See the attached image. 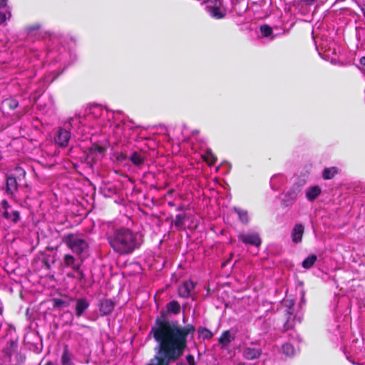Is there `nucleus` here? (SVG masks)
I'll list each match as a JSON object with an SVG mask.
<instances>
[{
    "mask_svg": "<svg viewBox=\"0 0 365 365\" xmlns=\"http://www.w3.org/2000/svg\"><path fill=\"white\" fill-rule=\"evenodd\" d=\"M180 305L173 300L161 310V365H169L176 361L183 353L187 336L194 330L191 326L180 328L176 322H168L170 314H178Z\"/></svg>",
    "mask_w": 365,
    "mask_h": 365,
    "instance_id": "f257e3e1",
    "label": "nucleus"
},
{
    "mask_svg": "<svg viewBox=\"0 0 365 365\" xmlns=\"http://www.w3.org/2000/svg\"><path fill=\"white\" fill-rule=\"evenodd\" d=\"M108 241L113 250L120 255L132 253L142 242L140 235L128 228L115 230L108 235Z\"/></svg>",
    "mask_w": 365,
    "mask_h": 365,
    "instance_id": "f03ea898",
    "label": "nucleus"
},
{
    "mask_svg": "<svg viewBox=\"0 0 365 365\" xmlns=\"http://www.w3.org/2000/svg\"><path fill=\"white\" fill-rule=\"evenodd\" d=\"M81 123L80 116L75 115L70 118L68 121L63 123L62 127H58L55 131L53 136L54 143L61 148L67 147L71 137L70 130L78 129Z\"/></svg>",
    "mask_w": 365,
    "mask_h": 365,
    "instance_id": "7ed1b4c3",
    "label": "nucleus"
},
{
    "mask_svg": "<svg viewBox=\"0 0 365 365\" xmlns=\"http://www.w3.org/2000/svg\"><path fill=\"white\" fill-rule=\"evenodd\" d=\"M65 245L79 258L88 248V242L80 234H68L63 239Z\"/></svg>",
    "mask_w": 365,
    "mask_h": 365,
    "instance_id": "20e7f679",
    "label": "nucleus"
},
{
    "mask_svg": "<svg viewBox=\"0 0 365 365\" xmlns=\"http://www.w3.org/2000/svg\"><path fill=\"white\" fill-rule=\"evenodd\" d=\"M63 265L71 269L73 271L76 272L79 275V280H81L84 277V274L82 269H81V264L83 263V259L80 257L78 258L74 257V256L70 254H66L63 257Z\"/></svg>",
    "mask_w": 365,
    "mask_h": 365,
    "instance_id": "39448f33",
    "label": "nucleus"
},
{
    "mask_svg": "<svg viewBox=\"0 0 365 365\" xmlns=\"http://www.w3.org/2000/svg\"><path fill=\"white\" fill-rule=\"evenodd\" d=\"M205 1L207 4V12L212 17L220 19L226 16V10L223 7L221 0H205Z\"/></svg>",
    "mask_w": 365,
    "mask_h": 365,
    "instance_id": "423d86ee",
    "label": "nucleus"
},
{
    "mask_svg": "<svg viewBox=\"0 0 365 365\" xmlns=\"http://www.w3.org/2000/svg\"><path fill=\"white\" fill-rule=\"evenodd\" d=\"M0 212L4 218L14 224L20 220L19 212L14 210L6 200H3L0 202Z\"/></svg>",
    "mask_w": 365,
    "mask_h": 365,
    "instance_id": "0eeeda50",
    "label": "nucleus"
},
{
    "mask_svg": "<svg viewBox=\"0 0 365 365\" xmlns=\"http://www.w3.org/2000/svg\"><path fill=\"white\" fill-rule=\"evenodd\" d=\"M152 333L155 341L158 342L155 348L156 354L146 365H160V319H156V325L152 329Z\"/></svg>",
    "mask_w": 365,
    "mask_h": 365,
    "instance_id": "6e6552de",
    "label": "nucleus"
},
{
    "mask_svg": "<svg viewBox=\"0 0 365 365\" xmlns=\"http://www.w3.org/2000/svg\"><path fill=\"white\" fill-rule=\"evenodd\" d=\"M238 239L246 245H252L256 247H259L262 242L258 233L254 232L240 233Z\"/></svg>",
    "mask_w": 365,
    "mask_h": 365,
    "instance_id": "1a4fd4ad",
    "label": "nucleus"
},
{
    "mask_svg": "<svg viewBox=\"0 0 365 365\" xmlns=\"http://www.w3.org/2000/svg\"><path fill=\"white\" fill-rule=\"evenodd\" d=\"M299 191V187H293L285 192L282 200V205L285 207L292 205L297 200Z\"/></svg>",
    "mask_w": 365,
    "mask_h": 365,
    "instance_id": "9d476101",
    "label": "nucleus"
},
{
    "mask_svg": "<svg viewBox=\"0 0 365 365\" xmlns=\"http://www.w3.org/2000/svg\"><path fill=\"white\" fill-rule=\"evenodd\" d=\"M262 354L259 348L245 346L242 349V356L247 360H255L259 359Z\"/></svg>",
    "mask_w": 365,
    "mask_h": 365,
    "instance_id": "9b49d317",
    "label": "nucleus"
},
{
    "mask_svg": "<svg viewBox=\"0 0 365 365\" xmlns=\"http://www.w3.org/2000/svg\"><path fill=\"white\" fill-rule=\"evenodd\" d=\"M194 288L195 284L193 282L185 281L179 287L178 294L181 297L187 298Z\"/></svg>",
    "mask_w": 365,
    "mask_h": 365,
    "instance_id": "f8f14e48",
    "label": "nucleus"
},
{
    "mask_svg": "<svg viewBox=\"0 0 365 365\" xmlns=\"http://www.w3.org/2000/svg\"><path fill=\"white\" fill-rule=\"evenodd\" d=\"M304 232V227L302 224H296L293 227L291 236L294 243H299L302 240V237Z\"/></svg>",
    "mask_w": 365,
    "mask_h": 365,
    "instance_id": "ddd939ff",
    "label": "nucleus"
},
{
    "mask_svg": "<svg viewBox=\"0 0 365 365\" xmlns=\"http://www.w3.org/2000/svg\"><path fill=\"white\" fill-rule=\"evenodd\" d=\"M114 307L115 304L111 299H105L101 302L99 311L101 315H108L113 312Z\"/></svg>",
    "mask_w": 365,
    "mask_h": 365,
    "instance_id": "4468645a",
    "label": "nucleus"
},
{
    "mask_svg": "<svg viewBox=\"0 0 365 365\" xmlns=\"http://www.w3.org/2000/svg\"><path fill=\"white\" fill-rule=\"evenodd\" d=\"M88 301L85 298H80L76 300V315L81 317L89 307Z\"/></svg>",
    "mask_w": 365,
    "mask_h": 365,
    "instance_id": "2eb2a0df",
    "label": "nucleus"
},
{
    "mask_svg": "<svg viewBox=\"0 0 365 365\" xmlns=\"http://www.w3.org/2000/svg\"><path fill=\"white\" fill-rule=\"evenodd\" d=\"M321 193V189L319 186L309 187L306 191V197L308 200H314Z\"/></svg>",
    "mask_w": 365,
    "mask_h": 365,
    "instance_id": "dca6fc26",
    "label": "nucleus"
},
{
    "mask_svg": "<svg viewBox=\"0 0 365 365\" xmlns=\"http://www.w3.org/2000/svg\"><path fill=\"white\" fill-rule=\"evenodd\" d=\"M234 339V336L231 335L230 331H225L219 338V343L222 345V348H225Z\"/></svg>",
    "mask_w": 365,
    "mask_h": 365,
    "instance_id": "f3484780",
    "label": "nucleus"
},
{
    "mask_svg": "<svg viewBox=\"0 0 365 365\" xmlns=\"http://www.w3.org/2000/svg\"><path fill=\"white\" fill-rule=\"evenodd\" d=\"M73 354L70 352L68 347L66 346L63 351L61 362L62 365H73Z\"/></svg>",
    "mask_w": 365,
    "mask_h": 365,
    "instance_id": "a211bd4d",
    "label": "nucleus"
},
{
    "mask_svg": "<svg viewBox=\"0 0 365 365\" xmlns=\"http://www.w3.org/2000/svg\"><path fill=\"white\" fill-rule=\"evenodd\" d=\"M17 190V182L14 177H8L6 179V192L13 195Z\"/></svg>",
    "mask_w": 365,
    "mask_h": 365,
    "instance_id": "6ab92c4d",
    "label": "nucleus"
},
{
    "mask_svg": "<svg viewBox=\"0 0 365 365\" xmlns=\"http://www.w3.org/2000/svg\"><path fill=\"white\" fill-rule=\"evenodd\" d=\"M106 152V148L98 145H93L91 149V154L95 155L96 158H101Z\"/></svg>",
    "mask_w": 365,
    "mask_h": 365,
    "instance_id": "aec40b11",
    "label": "nucleus"
},
{
    "mask_svg": "<svg viewBox=\"0 0 365 365\" xmlns=\"http://www.w3.org/2000/svg\"><path fill=\"white\" fill-rule=\"evenodd\" d=\"M11 16V12L6 6V4L5 6H0V24L9 19Z\"/></svg>",
    "mask_w": 365,
    "mask_h": 365,
    "instance_id": "412c9836",
    "label": "nucleus"
},
{
    "mask_svg": "<svg viewBox=\"0 0 365 365\" xmlns=\"http://www.w3.org/2000/svg\"><path fill=\"white\" fill-rule=\"evenodd\" d=\"M317 256L315 255H311L308 256L303 262L302 267L305 269L311 268L317 261Z\"/></svg>",
    "mask_w": 365,
    "mask_h": 365,
    "instance_id": "4be33fe9",
    "label": "nucleus"
},
{
    "mask_svg": "<svg viewBox=\"0 0 365 365\" xmlns=\"http://www.w3.org/2000/svg\"><path fill=\"white\" fill-rule=\"evenodd\" d=\"M336 173L337 168L335 167H331L324 169V170L323 171L322 176L324 179L329 180L333 178L334 176L336 174Z\"/></svg>",
    "mask_w": 365,
    "mask_h": 365,
    "instance_id": "5701e85b",
    "label": "nucleus"
},
{
    "mask_svg": "<svg viewBox=\"0 0 365 365\" xmlns=\"http://www.w3.org/2000/svg\"><path fill=\"white\" fill-rule=\"evenodd\" d=\"M235 211L237 213L239 219L242 223L247 224L249 222L248 213L246 210L235 207Z\"/></svg>",
    "mask_w": 365,
    "mask_h": 365,
    "instance_id": "b1692460",
    "label": "nucleus"
},
{
    "mask_svg": "<svg viewBox=\"0 0 365 365\" xmlns=\"http://www.w3.org/2000/svg\"><path fill=\"white\" fill-rule=\"evenodd\" d=\"M282 352L286 356H292L295 353V349L293 346V345L290 343H286L282 345Z\"/></svg>",
    "mask_w": 365,
    "mask_h": 365,
    "instance_id": "393cba45",
    "label": "nucleus"
},
{
    "mask_svg": "<svg viewBox=\"0 0 365 365\" xmlns=\"http://www.w3.org/2000/svg\"><path fill=\"white\" fill-rule=\"evenodd\" d=\"M130 160L134 165L138 166L143 164L144 161V158L142 156V155L137 152H135L132 154V155L130 158Z\"/></svg>",
    "mask_w": 365,
    "mask_h": 365,
    "instance_id": "a878e982",
    "label": "nucleus"
},
{
    "mask_svg": "<svg viewBox=\"0 0 365 365\" xmlns=\"http://www.w3.org/2000/svg\"><path fill=\"white\" fill-rule=\"evenodd\" d=\"M4 107H7L10 110H14L19 106V102L14 98H8L3 101Z\"/></svg>",
    "mask_w": 365,
    "mask_h": 365,
    "instance_id": "bb28decb",
    "label": "nucleus"
},
{
    "mask_svg": "<svg viewBox=\"0 0 365 365\" xmlns=\"http://www.w3.org/2000/svg\"><path fill=\"white\" fill-rule=\"evenodd\" d=\"M200 337L203 339H210L213 336V334L205 327H200L198 329Z\"/></svg>",
    "mask_w": 365,
    "mask_h": 365,
    "instance_id": "cd10ccee",
    "label": "nucleus"
},
{
    "mask_svg": "<svg viewBox=\"0 0 365 365\" xmlns=\"http://www.w3.org/2000/svg\"><path fill=\"white\" fill-rule=\"evenodd\" d=\"M185 219V217L184 214L177 215L175 217V219L174 220L175 226L178 229L183 228Z\"/></svg>",
    "mask_w": 365,
    "mask_h": 365,
    "instance_id": "c85d7f7f",
    "label": "nucleus"
},
{
    "mask_svg": "<svg viewBox=\"0 0 365 365\" xmlns=\"http://www.w3.org/2000/svg\"><path fill=\"white\" fill-rule=\"evenodd\" d=\"M205 160L210 165H214L217 160L216 157L210 150H207L204 155Z\"/></svg>",
    "mask_w": 365,
    "mask_h": 365,
    "instance_id": "c756f323",
    "label": "nucleus"
},
{
    "mask_svg": "<svg viewBox=\"0 0 365 365\" xmlns=\"http://www.w3.org/2000/svg\"><path fill=\"white\" fill-rule=\"evenodd\" d=\"M287 314H288L287 320L284 324V329L286 331L291 329L294 326V322L292 320V318H293L292 314L289 311H287Z\"/></svg>",
    "mask_w": 365,
    "mask_h": 365,
    "instance_id": "7c9ffc66",
    "label": "nucleus"
},
{
    "mask_svg": "<svg viewBox=\"0 0 365 365\" xmlns=\"http://www.w3.org/2000/svg\"><path fill=\"white\" fill-rule=\"evenodd\" d=\"M260 31L264 37H268L272 34V29L268 25H262L260 27Z\"/></svg>",
    "mask_w": 365,
    "mask_h": 365,
    "instance_id": "2f4dec72",
    "label": "nucleus"
},
{
    "mask_svg": "<svg viewBox=\"0 0 365 365\" xmlns=\"http://www.w3.org/2000/svg\"><path fill=\"white\" fill-rule=\"evenodd\" d=\"M53 306L56 308H63L68 305V304L66 301L59 298H54L53 299Z\"/></svg>",
    "mask_w": 365,
    "mask_h": 365,
    "instance_id": "473e14b6",
    "label": "nucleus"
},
{
    "mask_svg": "<svg viewBox=\"0 0 365 365\" xmlns=\"http://www.w3.org/2000/svg\"><path fill=\"white\" fill-rule=\"evenodd\" d=\"M173 190H169L167 191V193L165 194V197H164V200H163V203L165 202H168V204L170 205V206H174L175 204L173 203V202L172 200H169V197L173 193Z\"/></svg>",
    "mask_w": 365,
    "mask_h": 365,
    "instance_id": "72a5a7b5",
    "label": "nucleus"
},
{
    "mask_svg": "<svg viewBox=\"0 0 365 365\" xmlns=\"http://www.w3.org/2000/svg\"><path fill=\"white\" fill-rule=\"evenodd\" d=\"M115 160L119 163H123L127 159V156L122 153H116L114 154Z\"/></svg>",
    "mask_w": 365,
    "mask_h": 365,
    "instance_id": "f704fd0d",
    "label": "nucleus"
},
{
    "mask_svg": "<svg viewBox=\"0 0 365 365\" xmlns=\"http://www.w3.org/2000/svg\"><path fill=\"white\" fill-rule=\"evenodd\" d=\"M160 132H161V135H166L169 138L168 140H170L171 139V138H170V133L168 130V128L167 127H163L161 125Z\"/></svg>",
    "mask_w": 365,
    "mask_h": 365,
    "instance_id": "c9c22d12",
    "label": "nucleus"
},
{
    "mask_svg": "<svg viewBox=\"0 0 365 365\" xmlns=\"http://www.w3.org/2000/svg\"><path fill=\"white\" fill-rule=\"evenodd\" d=\"M282 177L281 175H274L271 179V186L273 190H277V186L274 185V181L277 179H281Z\"/></svg>",
    "mask_w": 365,
    "mask_h": 365,
    "instance_id": "e433bc0d",
    "label": "nucleus"
},
{
    "mask_svg": "<svg viewBox=\"0 0 365 365\" xmlns=\"http://www.w3.org/2000/svg\"><path fill=\"white\" fill-rule=\"evenodd\" d=\"M289 336L290 337V341H299V336L294 331H291L289 334Z\"/></svg>",
    "mask_w": 365,
    "mask_h": 365,
    "instance_id": "4c0bfd02",
    "label": "nucleus"
},
{
    "mask_svg": "<svg viewBox=\"0 0 365 365\" xmlns=\"http://www.w3.org/2000/svg\"><path fill=\"white\" fill-rule=\"evenodd\" d=\"M46 107H48V109L52 108L54 106V100L53 97H48V103L45 105Z\"/></svg>",
    "mask_w": 365,
    "mask_h": 365,
    "instance_id": "58836bf2",
    "label": "nucleus"
},
{
    "mask_svg": "<svg viewBox=\"0 0 365 365\" xmlns=\"http://www.w3.org/2000/svg\"><path fill=\"white\" fill-rule=\"evenodd\" d=\"M186 360L189 365H195V358L192 355L188 354L186 356Z\"/></svg>",
    "mask_w": 365,
    "mask_h": 365,
    "instance_id": "ea45409f",
    "label": "nucleus"
},
{
    "mask_svg": "<svg viewBox=\"0 0 365 365\" xmlns=\"http://www.w3.org/2000/svg\"><path fill=\"white\" fill-rule=\"evenodd\" d=\"M359 63L361 65V66H360L361 71L365 73V56H363L360 58Z\"/></svg>",
    "mask_w": 365,
    "mask_h": 365,
    "instance_id": "a19ab883",
    "label": "nucleus"
},
{
    "mask_svg": "<svg viewBox=\"0 0 365 365\" xmlns=\"http://www.w3.org/2000/svg\"><path fill=\"white\" fill-rule=\"evenodd\" d=\"M102 111L101 108L98 106H96L93 108V113L95 114V115L97 117L98 113Z\"/></svg>",
    "mask_w": 365,
    "mask_h": 365,
    "instance_id": "79ce46f5",
    "label": "nucleus"
},
{
    "mask_svg": "<svg viewBox=\"0 0 365 365\" xmlns=\"http://www.w3.org/2000/svg\"><path fill=\"white\" fill-rule=\"evenodd\" d=\"M67 277L69 278L75 279L77 278L79 279V275L77 274L76 275L73 273H68Z\"/></svg>",
    "mask_w": 365,
    "mask_h": 365,
    "instance_id": "37998d69",
    "label": "nucleus"
},
{
    "mask_svg": "<svg viewBox=\"0 0 365 365\" xmlns=\"http://www.w3.org/2000/svg\"><path fill=\"white\" fill-rule=\"evenodd\" d=\"M361 11L363 14L364 17L365 18V4H362L360 6Z\"/></svg>",
    "mask_w": 365,
    "mask_h": 365,
    "instance_id": "c03bdc74",
    "label": "nucleus"
},
{
    "mask_svg": "<svg viewBox=\"0 0 365 365\" xmlns=\"http://www.w3.org/2000/svg\"><path fill=\"white\" fill-rule=\"evenodd\" d=\"M7 0H0V6H5L6 4Z\"/></svg>",
    "mask_w": 365,
    "mask_h": 365,
    "instance_id": "a18cd8bd",
    "label": "nucleus"
},
{
    "mask_svg": "<svg viewBox=\"0 0 365 365\" xmlns=\"http://www.w3.org/2000/svg\"><path fill=\"white\" fill-rule=\"evenodd\" d=\"M158 292H157V294H155V302H157L158 301Z\"/></svg>",
    "mask_w": 365,
    "mask_h": 365,
    "instance_id": "49530a36",
    "label": "nucleus"
},
{
    "mask_svg": "<svg viewBox=\"0 0 365 365\" xmlns=\"http://www.w3.org/2000/svg\"><path fill=\"white\" fill-rule=\"evenodd\" d=\"M177 365H185V364H183V363L179 362V363L177 364Z\"/></svg>",
    "mask_w": 365,
    "mask_h": 365,
    "instance_id": "de8ad7c7",
    "label": "nucleus"
},
{
    "mask_svg": "<svg viewBox=\"0 0 365 365\" xmlns=\"http://www.w3.org/2000/svg\"><path fill=\"white\" fill-rule=\"evenodd\" d=\"M226 263H227V262H224V263L222 264V266H225V265L226 264Z\"/></svg>",
    "mask_w": 365,
    "mask_h": 365,
    "instance_id": "09e8293b",
    "label": "nucleus"
},
{
    "mask_svg": "<svg viewBox=\"0 0 365 365\" xmlns=\"http://www.w3.org/2000/svg\"><path fill=\"white\" fill-rule=\"evenodd\" d=\"M239 365H245V364L240 363Z\"/></svg>",
    "mask_w": 365,
    "mask_h": 365,
    "instance_id": "8fccbe9b",
    "label": "nucleus"
}]
</instances>
